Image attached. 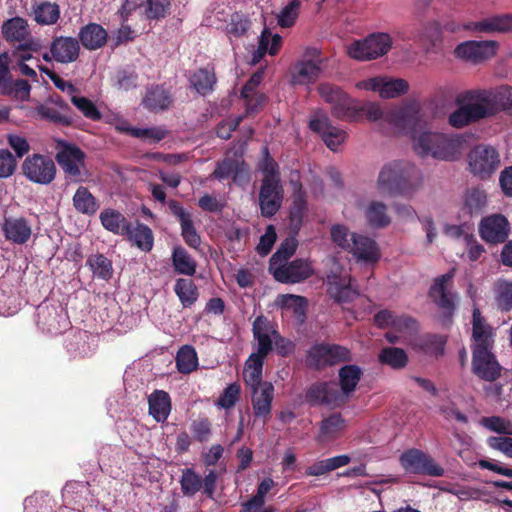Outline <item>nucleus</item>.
Instances as JSON below:
<instances>
[{"label":"nucleus","mask_w":512,"mask_h":512,"mask_svg":"<svg viewBox=\"0 0 512 512\" xmlns=\"http://www.w3.org/2000/svg\"><path fill=\"white\" fill-rule=\"evenodd\" d=\"M458 108L448 117L450 126L464 128L512 108V86L467 90L456 98Z\"/></svg>","instance_id":"obj_1"},{"label":"nucleus","mask_w":512,"mask_h":512,"mask_svg":"<svg viewBox=\"0 0 512 512\" xmlns=\"http://www.w3.org/2000/svg\"><path fill=\"white\" fill-rule=\"evenodd\" d=\"M423 119L405 126L409 130L411 147L420 158H431L439 161H453L460 157L464 150L465 138L459 134H448L428 127L430 116L420 102Z\"/></svg>","instance_id":"obj_2"},{"label":"nucleus","mask_w":512,"mask_h":512,"mask_svg":"<svg viewBox=\"0 0 512 512\" xmlns=\"http://www.w3.org/2000/svg\"><path fill=\"white\" fill-rule=\"evenodd\" d=\"M376 185L381 193L411 198L422 187L423 174L410 161H392L381 168Z\"/></svg>","instance_id":"obj_3"},{"label":"nucleus","mask_w":512,"mask_h":512,"mask_svg":"<svg viewBox=\"0 0 512 512\" xmlns=\"http://www.w3.org/2000/svg\"><path fill=\"white\" fill-rule=\"evenodd\" d=\"M340 387L335 382H319L311 385L305 399L313 406L339 407L353 394L361 379L362 371L356 365H345L338 373Z\"/></svg>","instance_id":"obj_4"},{"label":"nucleus","mask_w":512,"mask_h":512,"mask_svg":"<svg viewBox=\"0 0 512 512\" xmlns=\"http://www.w3.org/2000/svg\"><path fill=\"white\" fill-rule=\"evenodd\" d=\"M358 114L363 112L366 117L373 122H377L382 130L397 129L402 130L407 125L416 123L423 119L420 110V101L409 100L402 106L384 111L378 104L373 102L365 103L362 106L357 104ZM359 116V115H357ZM358 117H356L357 119Z\"/></svg>","instance_id":"obj_5"},{"label":"nucleus","mask_w":512,"mask_h":512,"mask_svg":"<svg viewBox=\"0 0 512 512\" xmlns=\"http://www.w3.org/2000/svg\"><path fill=\"white\" fill-rule=\"evenodd\" d=\"M270 327L267 318L258 316L253 323V336L257 341L256 352L252 353L245 363L243 379L249 389L260 387L262 381V369L265 357L271 351Z\"/></svg>","instance_id":"obj_6"},{"label":"nucleus","mask_w":512,"mask_h":512,"mask_svg":"<svg viewBox=\"0 0 512 512\" xmlns=\"http://www.w3.org/2000/svg\"><path fill=\"white\" fill-rule=\"evenodd\" d=\"M325 59L321 50L316 47H307L299 60L291 70L293 84L307 85L315 82L322 73Z\"/></svg>","instance_id":"obj_7"},{"label":"nucleus","mask_w":512,"mask_h":512,"mask_svg":"<svg viewBox=\"0 0 512 512\" xmlns=\"http://www.w3.org/2000/svg\"><path fill=\"white\" fill-rule=\"evenodd\" d=\"M392 46V39L387 33H373L362 41L353 42L348 48V55L358 61L376 59L386 54Z\"/></svg>","instance_id":"obj_8"},{"label":"nucleus","mask_w":512,"mask_h":512,"mask_svg":"<svg viewBox=\"0 0 512 512\" xmlns=\"http://www.w3.org/2000/svg\"><path fill=\"white\" fill-rule=\"evenodd\" d=\"M317 90L321 98L331 104L332 112L337 118L356 120L358 115L356 100L330 83L320 84Z\"/></svg>","instance_id":"obj_9"},{"label":"nucleus","mask_w":512,"mask_h":512,"mask_svg":"<svg viewBox=\"0 0 512 512\" xmlns=\"http://www.w3.org/2000/svg\"><path fill=\"white\" fill-rule=\"evenodd\" d=\"M470 171L481 179L491 176L500 165V155L491 145L479 144L468 154Z\"/></svg>","instance_id":"obj_10"},{"label":"nucleus","mask_w":512,"mask_h":512,"mask_svg":"<svg viewBox=\"0 0 512 512\" xmlns=\"http://www.w3.org/2000/svg\"><path fill=\"white\" fill-rule=\"evenodd\" d=\"M21 169L22 174L35 184L48 185L56 176L54 161L49 156L42 154H32L26 157Z\"/></svg>","instance_id":"obj_11"},{"label":"nucleus","mask_w":512,"mask_h":512,"mask_svg":"<svg viewBox=\"0 0 512 512\" xmlns=\"http://www.w3.org/2000/svg\"><path fill=\"white\" fill-rule=\"evenodd\" d=\"M402 467L410 473L427 474L439 477L444 474V469L440 467L432 458L418 449H410L400 456Z\"/></svg>","instance_id":"obj_12"},{"label":"nucleus","mask_w":512,"mask_h":512,"mask_svg":"<svg viewBox=\"0 0 512 512\" xmlns=\"http://www.w3.org/2000/svg\"><path fill=\"white\" fill-rule=\"evenodd\" d=\"M350 359V351L339 345L320 344L308 352L307 363L314 368L334 365Z\"/></svg>","instance_id":"obj_13"},{"label":"nucleus","mask_w":512,"mask_h":512,"mask_svg":"<svg viewBox=\"0 0 512 512\" xmlns=\"http://www.w3.org/2000/svg\"><path fill=\"white\" fill-rule=\"evenodd\" d=\"M84 158V153L73 145L62 146L56 155V160L66 177L74 182L83 181Z\"/></svg>","instance_id":"obj_14"},{"label":"nucleus","mask_w":512,"mask_h":512,"mask_svg":"<svg viewBox=\"0 0 512 512\" xmlns=\"http://www.w3.org/2000/svg\"><path fill=\"white\" fill-rule=\"evenodd\" d=\"M281 181L274 178L263 179L259 192V205L264 217H271L280 209L283 201Z\"/></svg>","instance_id":"obj_15"},{"label":"nucleus","mask_w":512,"mask_h":512,"mask_svg":"<svg viewBox=\"0 0 512 512\" xmlns=\"http://www.w3.org/2000/svg\"><path fill=\"white\" fill-rule=\"evenodd\" d=\"M309 127L314 132L321 135L323 141L329 149L336 151L345 141L346 132L331 124L328 116L323 112H316L310 120Z\"/></svg>","instance_id":"obj_16"},{"label":"nucleus","mask_w":512,"mask_h":512,"mask_svg":"<svg viewBox=\"0 0 512 512\" xmlns=\"http://www.w3.org/2000/svg\"><path fill=\"white\" fill-rule=\"evenodd\" d=\"M495 331L481 315L479 308L474 307L472 315V353L478 350H493Z\"/></svg>","instance_id":"obj_17"},{"label":"nucleus","mask_w":512,"mask_h":512,"mask_svg":"<svg viewBox=\"0 0 512 512\" xmlns=\"http://www.w3.org/2000/svg\"><path fill=\"white\" fill-rule=\"evenodd\" d=\"M328 291L332 298L337 302L346 303L352 301L358 292L352 284V280L347 271H331L327 276Z\"/></svg>","instance_id":"obj_18"},{"label":"nucleus","mask_w":512,"mask_h":512,"mask_svg":"<svg viewBox=\"0 0 512 512\" xmlns=\"http://www.w3.org/2000/svg\"><path fill=\"white\" fill-rule=\"evenodd\" d=\"M50 50L55 62L60 64H70L79 59L81 46L77 38L60 35L52 38L50 42Z\"/></svg>","instance_id":"obj_19"},{"label":"nucleus","mask_w":512,"mask_h":512,"mask_svg":"<svg viewBox=\"0 0 512 512\" xmlns=\"http://www.w3.org/2000/svg\"><path fill=\"white\" fill-rule=\"evenodd\" d=\"M360 89L376 91L380 97L389 99L395 98L402 94H405L409 85L408 82L403 79H385V78H371L365 81H361L357 84Z\"/></svg>","instance_id":"obj_20"},{"label":"nucleus","mask_w":512,"mask_h":512,"mask_svg":"<svg viewBox=\"0 0 512 512\" xmlns=\"http://www.w3.org/2000/svg\"><path fill=\"white\" fill-rule=\"evenodd\" d=\"M497 43L494 41H466L455 48L458 58L473 63L481 62L495 55Z\"/></svg>","instance_id":"obj_21"},{"label":"nucleus","mask_w":512,"mask_h":512,"mask_svg":"<svg viewBox=\"0 0 512 512\" xmlns=\"http://www.w3.org/2000/svg\"><path fill=\"white\" fill-rule=\"evenodd\" d=\"M269 271L277 281L282 283H298L307 279L312 274L309 262L301 259L284 263Z\"/></svg>","instance_id":"obj_22"},{"label":"nucleus","mask_w":512,"mask_h":512,"mask_svg":"<svg viewBox=\"0 0 512 512\" xmlns=\"http://www.w3.org/2000/svg\"><path fill=\"white\" fill-rule=\"evenodd\" d=\"M479 230L486 242L503 243L509 236V222L505 216L494 214L481 221Z\"/></svg>","instance_id":"obj_23"},{"label":"nucleus","mask_w":512,"mask_h":512,"mask_svg":"<svg viewBox=\"0 0 512 512\" xmlns=\"http://www.w3.org/2000/svg\"><path fill=\"white\" fill-rule=\"evenodd\" d=\"M473 372L483 380L494 381L500 376L501 366L497 362L492 350L473 353Z\"/></svg>","instance_id":"obj_24"},{"label":"nucleus","mask_w":512,"mask_h":512,"mask_svg":"<svg viewBox=\"0 0 512 512\" xmlns=\"http://www.w3.org/2000/svg\"><path fill=\"white\" fill-rule=\"evenodd\" d=\"M250 391L254 416L265 422L272 411L274 386L270 382H264L260 387L250 389Z\"/></svg>","instance_id":"obj_25"},{"label":"nucleus","mask_w":512,"mask_h":512,"mask_svg":"<svg viewBox=\"0 0 512 512\" xmlns=\"http://www.w3.org/2000/svg\"><path fill=\"white\" fill-rule=\"evenodd\" d=\"M171 213L178 219L181 226V235L185 243L194 249L201 244V239L197 233L192 217L178 202L171 200L168 203Z\"/></svg>","instance_id":"obj_26"},{"label":"nucleus","mask_w":512,"mask_h":512,"mask_svg":"<svg viewBox=\"0 0 512 512\" xmlns=\"http://www.w3.org/2000/svg\"><path fill=\"white\" fill-rule=\"evenodd\" d=\"M352 243L348 253L352 254L358 262L374 264L380 259L379 247L372 238L357 233L355 241Z\"/></svg>","instance_id":"obj_27"},{"label":"nucleus","mask_w":512,"mask_h":512,"mask_svg":"<svg viewBox=\"0 0 512 512\" xmlns=\"http://www.w3.org/2000/svg\"><path fill=\"white\" fill-rule=\"evenodd\" d=\"M454 270L435 279L430 288V296L440 307L451 310L454 307L455 295L450 290Z\"/></svg>","instance_id":"obj_28"},{"label":"nucleus","mask_w":512,"mask_h":512,"mask_svg":"<svg viewBox=\"0 0 512 512\" xmlns=\"http://www.w3.org/2000/svg\"><path fill=\"white\" fill-rule=\"evenodd\" d=\"M2 228L6 239L15 244L26 243L32 235V226L23 217H6Z\"/></svg>","instance_id":"obj_29"},{"label":"nucleus","mask_w":512,"mask_h":512,"mask_svg":"<svg viewBox=\"0 0 512 512\" xmlns=\"http://www.w3.org/2000/svg\"><path fill=\"white\" fill-rule=\"evenodd\" d=\"M1 32L7 42H18L20 44L34 39L28 21L19 16L4 21Z\"/></svg>","instance_id":"obj_30"},{"label":"nucleus","mask_w":512,"mask_h":512,"mask_svg":"<svg viewBox=\"0 0 512 512\" xmlns=\"http://www.w3.org/2000/svg\"><path fill=\"white\" fill-rule=\"evenodd\" d=\"M107 31L97 23H89L83 26L78 33L80 46L93 51L102 48L107 42Z\"/></svg>","instance_id":"obj_31"},{"label":"nucleus","mask_w":512,"mask_h":512,"mask_svg":"<svg viewBox=\"0 0 512 512\" xmlns=\"http://www.w3.org/2000/svg\"><path fill=\"white\" fill-rule=\"evenodd\" d=\"M464 28L483 33L507 32L512 30V14L496 15L481 21L470 22Z\"/></svg>","instance_id":"obj_32"},{"label":"nucleus","mask_w":512,"mask_h":512,"mask_svg":"<svg viewBox=\"0 0 512 512\" xmlns=\"http://www.w3.org/2000/svg\"><path fill=\"white\" fill-rule=\"evenodd\" d=\"M34 21L41 26H51L60 19L61 11L57 3L43 1L32 6Z\"/></svg>","instance_id":"obj_33"},{"label":"nucleus","mask_w":512,"mask_h":512,"mask_svg":"<svg viewBox=\"0 0 512 512\" xmlns=\"http://www.w3.org/2000/svg\"><path fill=\"white\" fill-rule=\"evenodd\" d=\"M149 413L157 422H164L171 411L170 396L163 390L154 391L148 399Z\"/></svg>","instance_id":"obj_34"},{"label":"nucleus","mask_w":512,"mask_h":512,"mask_svg":"<svg viewBox=\"0 0 512 512\" xmlns=\"http://www.w3.org/2000/svg\"><path fill=\"white\" fill-rule=\"evenodd\" d=\"M100 221L103 227L117 235L124 236L129 232V222L123 214L111 208L104 209L100 213Z\"/></svg>","instance_id":"obj_35"},{"label":"nucleus","mask_w":512,"mask_h":512,"mask_svg":"<svg viewBox=\"0 0 512 512\" xmlns=\"http://www.w3.org/2000/svg\"><path fill=\"white\" fill-rule=\"evenodd\" d=\"M282 44V37L278 34H272L267 28L263 29L259 37L258 48L253 54V63H257L266 54L274 56L278 53Z\"/></svg>","instance_id":"obj_36"},{"label":"nucleus","mask_w":512,"mask_h":512,"mask_svg":"<svg viewBox=\"0 0 512 512\" xmlns=\"http://www.w3.org/2000/svg\"><path fill=\"white\" fill-rule=\"evenodd\" d=\"M134 245L144 252L153 248L154 236L152 230L145 224L137 223L135 226L130 223L129 232L125 235Z\"/></svg>","instance_id":"obj_37"},{"label":"nucleus","mask_w":512,"mask_h":512,"mask_svg":"<svg viewBox=\"0 0 512 512\" xmlns=\"http://www.w3.org/2000/svg\"><path fill=\"white\" fill-rule=\"evenodd\" d=\"M293 190H294V199L293 204L290 210V218L291 222L298 226L301 221L302 217L304 215V212L306 210V200L304 197V193L302 191V185L299 182V176L297 173H294L290 180Z\"/></svg>","instance_id":"obj_38"},{"label":"nucleus","mask_w":512,"mask_h":512,"mask_svg":"<svg viewBox=\"0 0 512 512\" xmlns=\"http://www.w3.org/2000/svg\"><path fill=\"white\" fill-rule=\"evenodd\" d=\"M487 204V195L485 191L479 188L468 189L463 196V207L464 213L469 215H478L482 213L483 209Z\"/></svg>","instance_id":"obj_39"},{"label":"nucleus","mask_w":512,"mask_h":512,"mask_svg":"<svg viewBox=\"0 0 512 512\" xmlns=\"http://www.w3.org/2000/svg\"><path fill=\"white\" fill-rule=\"evenodd\" d=\"M72 201L75 210L81 214L94 215L99 208L96 198L84 186H80L76 190Z\"/></svg>","instance_id":"obj_40"},{"label":"nucleus","mask_w":512,"mask_h":512,"mask_svg":"<svg viewBox=\"0 0 512 512\" xmlns=\"http://www.w3.org/2000/svg\"><path fill=\"white\" fill-rule=\"evenodd\" d=\"M364 214L368 223L376 228L385 227L391 222L387 206L381 201H371L366 206Z\"/></svg>","instance_id":"obj_41"},{"label":"nucleus","mask_w":512,"mask_h":512,"mask_svg":"<svg viewBox=\"0 0 512 512\" xmlns=\"http://www.w3.org/2000/svg\"><path fill=\"white\" fill-rule=\"evenodd\" d=\"M172 263L175 271L179 274L192 276L196 272V261L180 246L173 249Z\"/></svg>","instance_id":"obj_42"},{"label":"nucleus","mask_w":512,"mask_h":512,"mask_svg":"<svg viewBox=\"0 0 512 512\" xmlns=\"http://www.w3.org/2000/svg\"><path fill=\"white\" fill-rule=\"evenodd\" d=\"M344 428L345 422L341 415L332 414L321 421L318 440L326 442L335 439Z\"/></svg>","instance_id":"obj_43"},{"label":"nucleus","mask_w":512,"mask_h":512,"mask_svg":"<svg viewBox=\"0 0 512 512\" xmlns=\"http://www.w3.org/2000/svg\"><path fill=\"white\" fill-rule=\"evenodd\" d=\"M176 366L180 373L189 374L198 366L196 350L190 346H182L176 355Z\"/></svg>","instance_id":"obj_44"},{"label":"nucleus","mask_w":512,"mask_h":512,"mask_svg":"<svg viewBox=\"0 0 512 512\" xmlns=\"http://www.w3.org/2000/svg\"><path fill=\"white\" fill-rule=\"evenodd\" d=\"M374 321L379 327L391 326L400 331L411 328L413 323L410 318L397 316L389 310L378 312L374 317Z\"/></svg>","instance_id":"obj_45"},{"label":"nucleus","mask_w":512,"mask_h":512,"mask_svg":"<svg viewBox=\"0 0 512 512\" xmlns=\"http://www.w3.org/2000/svg\"><path fill=\"white\" fill-rule=\"evenodd\" d=\"M357 233L352 232L349 228L343 224H335L330 228V236L333 244L346 251L349 252L352 246V241H355Z\"/></svg>","instance_id":"obj_46"},{"label":"nucleus","mask_w":512,"mask_h":512,"mask_svg":"<svg viewBox=\"0 0 512 512\" xmlns=\"http://www.w3.org/2000/svg\"><path fill=\"white\" fill-rule=\"evenodd\" d=\"M170 103V95L165 89L159 86L150 89L144 98V104L152 111L166 109Z\"/></svg>","instance_id":"obj_47"},{"label":"nucleus","mask_w":512,"mask_h":512,"mask_svg":"<svg viewBox=\"0 0 512 512\" xmlns=\"http://www.w3.org/2000/svg\"><path fill=\"white\" fill-rule=\"evenodd\" d=\"M407 355L401 348L387 347L383 348L379 354V361L394 369L403 368L407 363Z\"/></svg>","instance_id":"obj_48"},{"label":"nucleus","mask_w":512,"mask_h":512,"mask_svg":"<svg viewBox=\"0 0 512 512\" xmlns=\"http://www.w3.org/2000/svg\"><path fill=\"white\" fill-rule=\"evenodd\" d=\"M87 264L98 278L108 280L113 275L111 261L102 254L91 255L87 260Z\"/></svg>","instance_id":"obj_49"},{"label":"nucleus","mask_w":512,"mask_h":512,"mask_svg":"<svg viewBox=\"0 0 512 512\" xmlns=\"http://www.w3.org/2000/svg\"><path fill=\"white\" fill-rule=\"evenodd\" d=\"M180 484L183 495L192 497L202 488V477L192 469H185Z\"/></svg>","instance_id":"obj_50"},{"label":"nucleus","mask_w":512,"mask_h":512,"mask_svg":"<svg viewBox=\"0 0 512 512\" xmlns=\"http://www.w3.org/2000/svg\"><path fill=\"white\" fill-rule=\"evenodd\" d=\"M40 46L37 40L32 39L26 42L20 43L16 46L11 53L12 62H25L35 60L39 62L38 59L34 58L32 53L37 52Z\"/></svg>","instance_id":"obj_51"},{"label":"nucleus","mask_w":512,"mask_h":512,"mask_svg":"<svg viewBox=\"0 0 512 512\" xmlns=\"http://www.w3.org/2000/svg\"><path fill=\"white\" fill-rule=\"evenodd\" d=\"M190 83L199 94L205 95L212 90L215 76L207 69H200L190 77Z\"/></svg>","instance_id":"obj_52"},{"label":"nucleus","mask_w":512,"mask_h":512,"mask_svg":"<svg viewBox=\"0 0 512 512\" xmlns=\"http://www.w3.org/2000/svg\"><path fill=\"white\" fill-rule=\"evenodd\" d=\"M175 292L184 306H190L197 299V289L190 279H178Z\"/></svg>","instance_id":"obj_53"},{"label":"nucleus","mask_w":512,"mask_h":512,"mask_svg":"<svg viewBox=\"0 0 512 512\" xmlns=\"http://www.w3.org/2000/svg\"><path fill=\"white\" fill-rule=\"evenodd\" d=\"M297 247L296 240L293 238L286 239L272 255L269 262V270L279 265L287 263V260L294 254Z\"/></svg>","instance_id":"obj_54"},{"label":"nucleus","mask_w":512,"mask_h":512,"mask_svg":"<svg viewBox=\"0 0 512 512\" xmlns=\"http://www.w3.org/2000/svg\"><path fill=\"white\" fill-rule=\"evenodd\" d=\"M497 305L501 310L512 309V282L499 280L495 284Z\"/></svg>","instance_id":"obj_55"},{"label":"nucleus","mask_w":512,"mask_h":512,"mask_svg":"<svg viewBox=\"0 0 512 512\" xmlns=\"http://www.w3.org/2000/svg\"><path fill=\"white\" fill-rule=\"evenodd\" d=\"M276 305L292 309L293 312L298 315H304L306 308V300L302 296L293 295V294H281L276 298Z\"/></svg>","instance_id":"obj_56"},{"label":"nucleus","mask_w":512,"mask_h":512,"mask_svg":"<svg viewBox=\"0 0 512 512\" xmlns=\"http://www.w3.org/2000/svg\"><path fill=\"white\" fill-rule=\"evenodd\" d=\"M31 91V86L26 80L23 79H17V80H11V82L2 89V94L13 96L14 98L26 101L29 99Z\"/></svg>","instance_id":"obj_57"},{"label":"nucleus","mask_w":512,"mask_h":512,"mask_svg":"<svg viewBox=\"0 0 512 512\" xmlns=\"http://www.w3.org/2000/svg\"><path fill=\"white\" fill-rule=\"evenodd\" d=\"M71 102L77 107V109L83 113V115L91 120H99L101 114L96 108L95 104L86 97H80L73 95Z\"/></svg>","instance_id":"obj_58"},{"label":"nucleus","mask_w":512,"mask_h":512,"mask_svg":"<svg viewBox=\"0 0 512 512\" xmlns=\"http://www.w3.org/2000/svg\"><path fill=\"white\" fill-rule=\"evenodd\" d=\"M480 423L487 429L500 434L512 435V423L498 416L484 417Z\"/></svg>","instance_id":"obj_59"},{"label":"nucleus","mask_w":512,"mask_h":512,"mask_svg":"<svg viewBox=\"0 0 512 512\" xmlns=\"http://www.w3.org/2000/svg\"><path fill=\"white\" fill-rule=\"evenodd\" d=\"M240 385L237 383L230 384L219 397L217 405L222 408H232L239 399Z\"/></svg>","instance_id":"obj_60"},{"label":"nucleus","mask_w":512,"mask_h":512,"mask_svg":"<svg viewBox=\"0 0 512 512\" xmlns=\"http://www.w3.org/2000/svg\"><path fill=\"white\" fill-rule=\"evenodd\" d=\"M15 157L7 149H0V178L10 177L16 169Z\"/></svg>","instance_id":"obj_61"},{"label":"nucleus","mask_w":512,"mask_h":512,"mask_svg":"<svg viewBox=\"0 0 512 512\" xmlns=\"http://www.w3.org/2000/svg\"><path fill=\"white\" fill-rule=\"evenodd\" d=\"M250 22L242 15L236 14L227 25V33L230 37H241L249 29Z\"/></svg>","instance_id":"obj_62"},{"label":"nucleus","mask_w":512,"mask_h":512,"mask_svg":"<svg viewBox=\"0 0 512 512\" xmlns=\"http://www.w3.org/2000/svg\"><path fill=\"white\" fill-rule=\"evenodd\" d=\"M169 7V0H147V17L150 19L162 18L167 14Z\"/></svg>","instance_id":"obj_63"},{"label":"nucleus","mask_w":512,"mask_h":512,"mask_svg":"<svg viewBox=\"0 0 512 512\" xmlns=\"http://www.w3.org/2000/svg\"><path fill=\"white\" fill-rule=\"evenodd\" d=\"M490 448L498 450L512 458V438L504 436H492L487 439Z\"/></svg>","instance_id":"obj_64"}]
</instances>
